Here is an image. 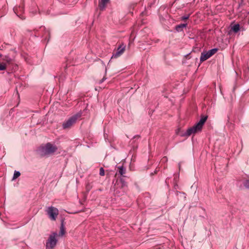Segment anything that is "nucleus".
Returning <instances> with one entry per match:
<instances>
[{"instance_id": "obj_1", "label": "nucleus", "mask_w": 249, "mask_h": 249, "mask_svg": "<svg viewBox=\"0 0 249 249\" xmlns=\"http://www.w3.org/2000/svg\"><path fill=\"white\" fill-rule=\"evenodd\" d=\"M207 119V116H203L199 121L195 125L189 128L185 134V136H189L192 134H195L201 131L202 127Z\"/></svg>"}, {"instance_id": "obj_17", "label": "nucleus", "mask_w": 249, "mask_h": 249, "mask_svg": "<svg viewBox=\"0 0 249 249\" xmlns=\"http://www.w3.org/2000/svg\"><path fill=\"white\" fill-rule=\"evenodd\" d=\"M188 18H189V16H187L182 17L181 18V19H182V20H186V19H188Z\"/></svg>"}, {"instance_id": "obj_7", "label": "nucleus", "mask_w": 249, "mask_h": 249, "mask_svg": "<svg viewBox=\"0 0 249 249\" xmlns=\"http://www.w3.org/2000/svg\"><path fill=\"white\" fill-rule=\"evenodd\" d=\"M211 57L208 52H204L201 53L200 60L201 62H203Z\"/></svg>"}, {"instance_id": "obj_15", "label": "nucleus", "mask_w": 249, "mask_h": 249, "mask_svg": "<svg viewBox=\"0 0 249 249\" xmlns=\"http://www.w3.org/2000/svg\"><path fill=\"white\" fill-rule=\"evenodd\" d=\"M100 175L102 176H104L105 175V171L102 167L100 169Z\"/></svg>"}, {"instance_id": "obj_14", "label": "nucleus", "mask_w": 249, "mask_h": 249, "mask_svg": "<svg viewBox=\"0 0 249 249\" xmlns=\"http://www.w3.org/2000/svg\"><path fill=\"white\" fill-rule=\"evenodd\" d=\"M20 175V173L18 171H15L13 176V179L18 178Z\"/></svg>"}, {"instance_id": "obj_3", "label": "nucleus", "mask_w": 249, "mask_h": 249, "mask_svg": "<svg viewBox=\"0 0 249 249\" xmlns=\"http://www.w3.org/2000/svg\"><path fill=\"white\" fill-rule=\"evenodd\" d=\"M81 117V115L80 114H77L70 118H69L67 121L65 122L63 124V127L64 129H68L70 128L71 126H72L76 122V120L78 118Z\"/></svg>"}, {"instance_id": "obj_2", "label": "nucleus", "mask_w": 249, "mask_h": 249, "mask_svg": "<svg viewBox=\"0 0 249 249\" xmlns=\"http://www.w3.org/2000/svg\"><path fill=\"white\" fill-rule=\"evenodd\" d=\"M56 236L57 233L56 232H53L50 235L46 242V249H52L55 246L57 241L56 239Z\"/></svg>"}, {"instance_id": "obj_4", "label": "nucleus", "mask_w": 249, "mask_h": 249, "mask_svg": "<svg viewBox=\"0 0 249 249\" xmlns=\"http://www.w3.org/2000/svg\"><path fill=\"white\" fill-rule=\"evenodd\" d=\"M57 150V147L50 143H48L42 148V155H49L54 153Z\"/></svg>"}, {"instance_id": "obj_8", "label": "nucleus", "mask_w": 249, "mask_h": 249, "mask_svg": "<svg viewBox=\"0 0 249 249\" xmlns=\"http://www.w3.org/2000/svg\"><path fill=\"white\" fill-rule=\"evenodd\" d=\"M109 0H101L99 2V6L101 10H103Z\"/></svg>"}, {"instance_id": "obj_10", "label": "nucleus", "mask_w": 249, "mask_h": 249, "mask_svg": "<svg viewBox=\"0 0 249 249\" xmlns=\"http://www.w3.org/2000/svg\"><path fill=\"white\" fill-rule=\"evenodd\" d=\"M231 30L234 33H237L240 30V25L239 24H234L231 26Z\"/></svg>"}, {"instance_id": "obj_12", "label": "nucleus", "mask_w": 249, "mask_h": 249, "mask_svg": "<svg viewBox=\"0 0 249 249\" xmlns=\"http://www.w3.org/2000/svg\"><path fill=\"white\" fill-rule=\"evenodd\" d=\"M217 51V49H212L209 51H208L209 54L211 56L213 55L214 54H215Z\"/></svg>"}, {"instance_id": "obj_9", "label": "nucleus", "mask_w": 249, "mask_h": 249, "mask_svg": "<svg viewBox=\"0 0 249 249\" xmlns=\"http://www.w3.org/2000/svg\"><path fill=\"white\" fill-rule=\"evenodd\" d=\"M65 228H64V225L63 221H62V222H61V224L60 231V232H59V235L60 236H63V235H64L65 234Z\"/></svg>"}, {"instance_id": "obj_5", "label": "nucleus", "mask_w": 249, "mask_h": 249, "mask_svg": "<svg viewBox=\"0 0 249 249\" xmlns=\"http://www.w3.org/2000/svg\"><path fill=\"white\" fill-rule=\"evenodd\" d=\"M47 213L52 220H55L58 214V210L53 207H50L48 209Z\"/></svg>"}, {"instance_id": "obj_6", "label": "nucleus", "mask_w": 249, "mask_h": 249, "mask_svg": "<svg viewBox=\"0 0 249 249\" xmlns=\"http://www.w3.org/2000/svg\"><path fill=\"white\" fill-rule=\"evenodd\" d=\"M125 49V46L123 44L120 45L117 49L116 53L113 54L112 57L117 58L122 55L124 52Z\"/></svg>"}, {"instance_id": "obj_11", "label": "nucleus", "mask_w": 249, "mask_h": 249, "mask_svg": "<svg viewBox=\"0 0 249 249\" xmlns=\"http://www.w3.org/2000/svg\"><path fill=\"white\" fill-rule=\"evenodd\" d=\"M117 168L119 170V173L121 176H123L124 174L125 173V171H126L125 169H124L123 166H118Z\"/></svg>"}, {"instance_id": "obj_16", "label": "nucleus", "mask_w": 249, "mask_h": 249, "mask_svg": "<svg viewBox=\"0 0 249 249\" xmlns=\"http://www.w3.org/2000/svg\"><path fill=\"white\" fill-rule=\"evenodd\" d=\"M245 185L246 187L249 188V180L246 181L245 182Z\"/></svg>"}, {"instance_id": "obj_18", "label": "nucleus", "mask_w": 249, "mask_h": 249, "mask_svg": "<svg viewBox=\"0 0 249 249\" xmlns=\"http://www.w3.org/2000/svg\"><path fill=\"white\" fill-rule=\"evenodd\" d=\"M4 60H5L7 62L9 63L10 62V59H4Z\"/></svg>"}, {"instance_id": "obj_13", "label": "nucleus", "mask_w": 249, "mask_h": 249, "mask_svg": "<svg viewBox=\"0 0 249 249\" xmlns=\"http://www.w3.org/2000/svg\"><path fill=\"white\" fill-rule=\"evenodd\" d=\"M187 26V24H181L176 26V30L178 31H180V29L185 27Z\"/></svg>"}]
</instances>
